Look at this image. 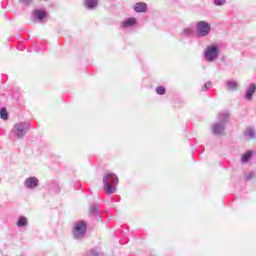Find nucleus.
I'll return each instance as SVG.
<instances>
[{
  "label": "nucleus",
  "instance_id": "f257e3e1",
  "mask_svg": "<svg viewBox=\"0 0 256 256\" xmlns=\"http://www.w3.org/2000/svg\"><path fill=\"white\" fill-rule=\"evenodd\" d=\"M227 123H229V112H222L218 114V120L211 127L213 135H217L218 137L225 135Z\"/></svg>",
  "mask_w": 256,
  "mask_h": 256
},
{
  "label": "nucleus",
  "instance_id": "f03ea898",
  "mask_svg": "<svg viewBox=\"0 0 256 256\" xmlns=\"http://www.w3.org/2000/svg\"><path fill=\"white\" fill-rule=\"evenodd\" d=\"M117 185H119V178L117 174L108 173L103 177V189L107 195H113L117 192Z\"/></svg>",
  "mask_w": 256,
  "mask_h": 256
},
{
  "label": "nucleus",
  "instance_id": "7ed1b4c3",
  "mask_svg": "<svg viewBox=\"0 0 256 256\" xmlns=\"http://www.w3.org/2000/svg\"><path fill=\"white\" fill-rule=\"evenodd\" d=\"M220 53L221 50L219 49V45L211 44L204 49L203 58L206 63H215V61L219 59Z\"/></svg>",
  "mask_w": 256,
  "mask_h": 256
},
{
  "label": "nucleus",
  "instance_id": "20e7f679",
  "mask_svg": "<svg viewBox=\"0 0 256 256\" xmlns=\"http://www.w3.org/2000/svg\"><path fill=\"white\" fill-rule=\"evenodd\" d=\"M87 234V223L83 220H79L74 223L72 235L74 239L77 241H81V239L85 238V235Z\"/></svg>",
  "mask_w": 256,
  "mask_h": 256
},
{
  "label": "nucleus",
  "instance_id": "39448f33",
  "mask_svg": "<svg viewBox=\"0 0 256 256\" xmlns=\"http://www.w3.org/2000/svg\"><path fill=\"white\" fill-rule=\"evenodd\" d=\"M31 124L29 122H17L12 128V134L17 139H23L26 133H29Z\"/></svg>",
  "mask_w": 256,
  "mask_h": 256
},
{
  "label": "nucleus",
  "instance_id": "423d86ee",
  "mask_svg": "<svg viewBox=\"0 0 256 256\" xmlns=\"http://www.w3.org/2000/svg\"><path fill=\"white\" fill-rule=\"evenodd\" d=\"M196 31L198 37H209L211 35V24L207 21L200 20L196 23Z\"/></svg>",
  "mask_w": 256,
  "mask_h": 256
},
{
  "label": "nucleus",
  "instance_id": "0eeeda50",
  "mask_svg": "<svg viewBox=\"0 0 256 256\" xmlns=\"http://www.w3.org/2000/svg\"><path fill=\"white\" fill-rule=\"evenodd\" d=\"M23 185L27 191H35L36 189H39L41 182L37 176H30L24 180Z\"/></svg>",
  "mask_w": 256,
  "mask_h": 256
},
{
  "label": "nucleus",
  "instance_id": "6e6552de",
  "mask_svg": "<svg viewBox=\"0 0 256 256\" xmlns=\"http://www.w3.org/2000/svg\"><path fill=\"white\" fill-rule=\"evenodd\" d=\"M139 25V20L135 17L126 18L124 21L120 22L121 29H135Z\"/></svg>",
  "mask_w": 256,
  "mask_h": 256
},
{
  "label": "nucleus",
  "instance_id": "1a4fd4ad",
  "mask_svg": "<svg viewBox=\"0 0 256 256\" xmlns=\"http://www.w3.org/2000/svg\"><path fill=\"white\" fill-rule=\"evenodd\" d=\"M32 19L33 21H38V23H43L47 19V10L44 8L35 9L32 12Z\"/></svg>",
  "mask_w": 256,
  "mask_h": 256
},
{
  "label": "nucleus",
  "instance_id": "9d476101",
  "mask_svg": "<svg viewBox=\"0 0 256 256\" xmlns=\"http://www.w3.org/2000/svg\"><path fill=\"white\" fill-rule=\"evenodd\" d=\"M134 13H147L149 6L145 2H137L132 6Z\"/></svg>",
  "mask_w": 256,
  "mask_h": 256
},
{
  "label": "nucleus",
  "instance_id": "9b49d317",
  "mask_svg": "<svg viewBox=\"0 0 256 256\" xmlns=\"http://www.w3.org/2000/svg\"><path fill=\"white\" fill-rule=\"evenodd\" d=\"M256 91V85L255 84H250L249 87L246 89V93L244 95V99L246 101H252L253 100V95H255Z\"/></svg>",
  "mask_w": 256,
  "mask_h": 256
},
{
  "label": "nucleus",
  "instance_id": "f8f14e48",
  "mask_svg": "<svg viewBox=\"0 0 256 256\" xmlns=\"http://www.w3.org/2000/svg\"><path fill=\"white\" fill-rule=\"evenodd\" d=\"M195 35V28L193 26L184 27L181 31L182 37H193Z\"/></svg>",
  "mask_w": 256,
  "mask_h": 256
},
{
  "label": "nucleus",
  "instance_id": "ddd939ff",
  "mask_svg": "<svg viewBox=\"0 0 256 256\" xmlns=\"http://www.w3.org/2000/svg\"><path fill=\"white\" fill-rule=\"evenodd\" d=\"M226 89L227 91H237L239 89V82L237 80H227Z\"/></svg>",
  "mask_w": 256,
  "mask_h": 256
},
{
  "label": "nucleus",
  "instance_id": "4468645a",
  "mask_svg": "<svg viewBox=\"0 0 256 256\" xmlns=\"http://www.w3.org/2000/svg\"><path fill=\"white\" fill-rule=\"evenodd\" d=\"M245 137L249 140L256 139V129L253 126H248L245 130Z\"/></svg>",
  "mask_w": 256,
  "mask_h": 256
},
{
  "label": "nucleus",
  "instance_id": "2eb2a0df",
  "mask_svg": "<svg viewBox=\"0 0 256 256\" xmlns=\"http://www.w3.org/2000/svg\"><path fill=\"white\" fill-rule=\"evenodd\" d=\"M16 226L21 229L23 227H28L29 226V219L25 216H19L17 221H16Z\"/></svg>",
  "mask_w": 256,
  "mask_h": 256
},
{
  "label": "nucleus",
  "instance_id": "dca6fc26",
  "mask_svg": "<svg viewBox=\"0 0 256 256\" xmlns=\"http://www.w3.org/2000/svg\"><path fill=\"white\" fill-rule=\"evenodd\" d=\"M99 5V0H85L84 1V6L86 9L93 10Z\"/></svg>",
  "mask_w": 256,
  "mask_h": 256
},
{
  "label": "nucleus",
  "instance_id": "f3484780",
  "mask_svg": "<svg viewBox=\"0 0 256 256\" xmlns=\"http://www.w3.org/2000/svg\"><path fill=\"white\" fill-rule=\"evenodd\" d=\"M252 156H253V152H251V150H248L246 153L242 155L241 163H247Z\"/></svg>",
  "mask_w": 256,
  "mask_h": 256
},
{
  "label": "nucleus",
  "instance_id": "a211bd4d",
  "mask_svg": "<svg viewBox=\"0 0 256 256\" xmlns=\"http://www.w3.org/2000/svg\"><path fill=\"white\" fill-rule=\"evenodd\" d=\"M0 118H2L4 121H7V119H9V113L7 112V108L0 109Z\"/></svg>",
  "mask_w": 256,
  "mask_h": 256
},
{
  "label": "nucleus",
  "instance_id": "6ab92c4d",
  "mask_svg": "<svg viewBox=\"0 0 256 256\" xmlns=\"http://www.w3.org/2000/svg\"><path fill=\"white\" fill-rule=\"evenodd\" d=\"M155 92L157 93V95H165V93H167V89L165 88V86H157L155 88Z\"/></svg>",
  "mask_w": 256,
  "mask_h": 256
},
{
  "label": "nucleus",
  "instance_id": "aec40b11",
  "mask_svg": "<svg viewBox=\"0 0 256 256\" xmlns=\"http://www.w3.org/2000/svg\"><path fill=\"white\" fill-rule=\"evenodd\" d=\"M90 213H91V215H94V217H99V210H98V208H97V205H92L91 207H90Z\"/></svg>",
  "mask_w": 256,
  "mask_h": 256
},
{
  "label": "nucleus",
  "instance_id": "412c9836",
  "mask_svg": "<svg viewBox=\"0 0 256 256\" xmlns=\"http://www.w3.org/2000/svg\"><path fill=\"white\" fill-rule=\"evenodd\" d=\"M85 256H103V254L97 250H90L86 253Z\"/></svg>",
  "mask_w": 256,
  "mask_h": 256
},
{
  "label": "nucleus",
  "instance_id": "4be33fe9",
  "mask_svg": "<svg viewBox=\"0 0 256 256\" xmlns=\"http://www.w3.org/2000/svg\"><path fill=\"white\" fill-rule=\"evenodd\" d=\"M225 3H227V0H214V5H216V7H222Z\"/></svg>",
  "mask_w": 256,
  "mask_h": 256
},
{
  "label": "nucleus",
  "instance_id": "5701e85b",
  "mask_svg": "<svg viewBox=\"0 0 256 256\" xmlns=\"http://www.w3.org/2000/svg\"><path fill=\"white\" fill-rule=\"evenodd\" d=\"M211 85V82H206L202 87V91H205L206 89H211Z\"/></svg>",
  "mask_w": 256,
  "mask_h": 256
},
{
  "label": "nucleus",
  "instance_id": "b1692460",
  "mask_svg": "<svg viewBox=\"0 0 256 256\" xmlns=\"http://www.w3.org/2000/svg\"><path fill=\"white\" fill-rule=\"evenodd\" d=\"M32 0H21L24 5H31Z\"/></svg>",
  "mask_w": 256,
  "mask_h": 256
}]
</instances>
